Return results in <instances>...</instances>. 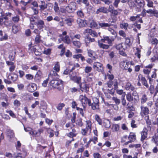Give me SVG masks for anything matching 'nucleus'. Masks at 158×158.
Wrapping results in <instances>:
<instances>
[{
  "mask_svg": "<svg viewBox=\"0 0 158 158\" xmlns=\"http://www.w3.org/2000/svg\"><path fill=\"white\" fill-rule=\"evenodd\" d=\"M125 89L126 90H131L132 91L134 90L135 88L133 86L131 85V84L129 82H128L127 83L125 86Z\"/></svg>",
  "mask_w": 158,
  "mask_h": 158,
  "instance_id": "32",
  "label": "nucleus"
},
{
  "mask_svg": "<svg viewBox=\"0 0 158 158\" xmlns=\"http://www.w3.org/2000/svg\"><path fill=\"white\" fill-rule=\"evenodd\" d=\"M100 41L103 43H106V41H107L106 43L108 44H105L102 43H100V41H98V46L101 48L107 49L109 48L110 46H111L112 45V41L108 36L103 37V38L101 39Z\"/></svg>",
  "mask_w": 158,
  "mask_h": 158,
  "instance_id": "3",
  "label": "nucleus"
},
{
  "mask_svg": "<svg viewBox=\"0 0 158 158\" xmlns=\"http://www.w3.org/2000/svg\"><path fill=\"white\" fill-rule=\"evenodd\" d=\"M39 108L40 110L41 109H45L46 108V104L43 102H41L40 104V106H39Z\"/></svg>",
  "mask_w": 158,
  "mask_h": 158,
  "instance_id": "59",
  "label": "nucleus"
},
{
  "mask_svg": "<svg viewBox=\"0 0 158 158\" xmlns=\"http://www.w3.org/2000/svg\"><path fill=\"white\" fill-rule=\"evenodd\" d=\"M21 30V27L20 25L14 24L12 27V31L15 33H16Z\"/></svg>",
  "mask_w": 158,
  "mask_h": 158,
  "instance_id": "28",
  "label": "nucleus"
},
{
  "mask_svg": "<svg viewBox=\"0 0 158 158\" xmlns=\"http://www.w3.org/2000/svg\"><path fill=\"white\" fill-rule=\"evenodd\" d=\"M73 44L74 45L77 47L80 48L81 46V44L80 42L78 41H73Z\"/></svg>",
  "mask_w": 158,
  "mask_h": 158,
  "instance_id": "51",
  "label": "nucleus"
},
{
  "mask_svg": "<svg viewBox=\"0 0 158 158\" xmlns=\"http://www.w3.org/2000/svg\"><path fill=\"white\" fill-rule=\"evenodd\" d=\"M140 114L142 116L148 114L149 112V110L147 106H144L141 105L140 106Z\"/></svg>",
  "mask_w": 158,
  "mask_h": 158,
  "instance_id": "11",
  "label": "nucleus"
},
{
  "mask_svg": "<svg viewBox=\"0 0 158 158\" xmlns=\"http://www.w3.org/2000/svg\"><path fill=\"white\" fill-rule=\"evenodd\" d=\"M99 24L101 27L104 29H105L107 27H109L112 25L111 23H99Z\"/></svg>",
  "mask_w": 158,
  "mask_h": 158,
  "instance_id": "35",
  "label": "nucleus"
},
{
  "mask_svg": "<svg viewBox=\"0 0 158 158\" xmlns=\"http://www.w3.org/2000/svg\"><path fill=\"white\" fill-rule=\"evenodd\" d=\"M136 27L137 28L139 29L141 28V26L140 24H137V23L136 22L134 24H133L131 26H129V28L130 29L132 27Z\"/></svg>",
  "mask_w": 158,
  "mask_h": 158,
  "instance_id": "53",
  "label": "nucleus"
},
{
  "mask_svg": "<svg viewBox=\"0 0 158 158\" xmlns=\"http://www.w3.org/2000/svg\"><path fill=\"white\" fill-rule=\"evenodd\" d=\"M136 52L135 53V55L137 56L139 59H140V49L139 48H136Z\"/></svg>",
  "mask_w": 158,
  "mask_h": 158,
  "instance_id": "41",
  "label": "nucleus"
},
{
  "mask_svg": "<svg viewBox=\"0 0 158 158\" xmlns=\"http://www.w3.org/2000/svg\"><path fill=\"white\" fill-rule=\"evenodd\" d=\"M108 31H110V33L113 35H115V37L117 36L116 33L115 31L112 28L110 27L108 28Z\"/></svg>",
  "mask_w": 158,
  "mask_h": 158,
  "instance_id": "57",
  "label": "nucleus"
},
{
  "mask_svg": "<svg viewBox=\"0 0 158 158\" xmlns=\"http://www.w3.org/2000/svg\"><path fill=\"white\" fill-rule=\"evenodd\" d=\"M116 48L119 51L122 50H126L127 48V46L126 45L123 43H121L115 45Z\"/></svg>",
  "mask_w": 158,
  "mask_h": 158,
  "instance_id": "19",
  "label": "nucleus"
},
{
  "mask_svg": "<svg viewBox=\"0 0 158 158\" xmlns=\"http://www.w3.org/2000/svg\"><path fill=\"white\" fill-rule=\"evenodd\" d=\"M67 32L64 31L62 32V34L60 35L61 39L64 42L67 44L70 43L71 40L69 36L66 35Z\"/></svg>",
  "mask_w": 158,
  "mask_h": 158,
  "instance_id": "8",
  "label": "nucleus"
},
{
  "mask_svg": "<svg viewBox=\"0 0 158 158\" xmlns=\"http://www.w3.org/2000/svg\"><path fill=\"white\" fill-rule=\"evenodd\" d=\"M3 32L2 30H0V35L2 36L0 38V41L6 40L8 39V36L7 34L5 33L4 36H3Z\"/></svg>",
  "mask_w": 158,
  "mask_h": 158,
  "instance_id": "33",
  "label": "nucleus"
},
{
  "mask_svg": "<svg viewBox=\"0 0 158 158\" xmlns=\"http://www.w3.org/2000/svg\"><path fill=\"white\" fill-rule=\"evenodd\" d=\"M120 128V126L118 124H113L111 127V129L113 132H117L119 131Z\"/></svg>",
  "mask_w": 158,
  "mask_h": 158,
  "instance_id": "34",
  "label": "nucleus"
},
{
  "mask_svg": "<svg viewBox=\"0 0 158 158\" xmlns=\"http://www.w3.org/2000/svg\"><path fill=\"white\" fill-rule=\"evenodd\" d=\"M88 54L89 57H93L94 59L95 58L94 56L95 55V53L94 51L90 49L88 50Z\"/></svg>",
  "mask_w": 158,
  "mask_h": 158,
  "instance_id": "37",
  "label": "nucleus"
},
{
  "mask_svg": "<svg viewBox=\"0 0 158 158\" xmlns=\"http://www.w3.org/2000/svg\"><path fill=\"white\" fill-rule=\"evenodd\" d=\"M63 82L59 78H53L50 81V88H57L59 90H61L63 88Z\"/></svg>",
  "mask_w": 158,
  "mask_h": 158,
  "instance_id": "1",
  "label": "nucleus"
},
{
  "mask_svg": "<svg viewBox=\"0 0 158 158\" xmlns=\"http://www.w3.org/2000/svg\"><path fill=\"white\" fill-rule=\"evenodd\" d=\"M72 131L67 134V136L69 137L73 138L74 137H75L77 134V132L76 131L75 127H73L71 129Z\"/></svg>",
  "mask_w": 158,
  "mask_h": 158,
  "instance_id": "23",
  "label": "nucleus"
},
{
  "mask_svg": "<svg viewBox=\"0 0 158 158\" xmlns=\"http://www.w3.org/2000/svg\"><path fill=\"white\" fill-rule=\"evenodd\" d=\"M26 79L28 81L32 80L34 78V76L31 74H27L25 76Z\"/></svg>",
  "mask_w": 158,
  "mask_h": 158,
  "instance_id": "42",
  "label": "nucleus"
},
{
  "mask_svg": "<svg viewBox=\"0 0 158 158\" xmlns=\"http://www.w3.org/2000/svg\"><path fill=\"white\" fill-rule=\"evenodd\" d=\"M115 90H116V92L117 94L118 95H122V97H125L126 95V93L125 92H124L123 89H116Z\"/></svg>",
  "mask_w": 158,
  "mask_h": 158,
  "instance_id": "36",
  "label": "nucleus"
},
{
  "mask_svg": "<svg viewBox=\"0 0 158 158\" xmlns=\"http://www.w3.org/2000/svg\"><path fill=\"white\" fill-rule=\"evenodd\" d=\"M113 84L114 85V89H118V81L116 79H114L113 81Z\"/></svg>",
  "mask_w": 158,
  "mask_h": 158,
  "instance_id": "49",
  "label": "nucleus"
},
{
  "mask_svg": "<svg viewBox=\"0 0 158 158\" xmlns=\"http://www.w3.org/2000/svg\"><path fill=\"white\" fill-rule=\"evenodd\" d=\"M132 64V63L131 61H127L126 62L125 65L124 67V69L127 70L128 68L131 67Z\"/></svg>",
  "mask_w": 158,
  "mask_h": 158,
  "instance_id": "48",
  "label": "nucleus"
},
{
  "mask_svg": "<svg viewBox=\"0 0 158 158\" xmlns=\"http://www.w3.org/2000/svg\"><path fill=\"white\" fill-rule=\"evenodd\" d=\"M77 14L78 17L81 18L84 17V14L82 10H79L77 12Z\"/></svg>",
  "mask_w": 158,
  "mask_h": 158,
  "instance_id": "58",
  "label": "nucleus"
},
{
  "mask_svg": "<svg viewBox=\"0 0 158 158\" xmlns=\"http://www.w3.org/2000/svg\"><path fill=\"white\" fill-rule=\"evenodd\" d=\"M76 108L77 110L79 111L81 115L82 116L84 117V114L83 109L77 107H76Z\"/></svg>",
  "mask_w": 158,
  "mask_h": 158,
  "instance_id": "61",
  "label": "nucleus"
},
{
  "mask_svg": "<svg viewBox=\"0 0 158 158\" xmlns=\"http://www.w3.org/2000/svg\"><path fill=\"white\" fill-rule=\"evenodd\" d=\"M34 24L37 25L38 28L39 30H41L42 29L44 25V22L41 20H39L37 23H34Z\"/></svg>",
  "mask_w": 158,
  "mask_h": 158,
  "instance_id": "30",
  "label": "nucleus"
},
{
  "mask_svg": "<svg viewBox=\"0 0 158 158\" xmlns=\"http://www.w3.org/2000/svg\"><path fill=\"white\" fill-rule=\"evenodd\" d=\"M17 87L19 90H22L23 89L24 85L22 83H20L18 84Z\"/></svg>",
  "mask_w": 158,
  "mask_h": 158,
  "instance_id": "63",
  "label": "nucleus"
},
{
  "mask_svg": "<svg viewBox=\"0 0 158 158\" xmlns=\"http://www.w3.org/2000/svg\"><path fill=\"white\" fill-rule=\"evenodd\" d=\"M93 102L92 104L91 103V108L93 110H98L99 109V101L98 99L94 97L93 98Z\"/></svg>",
  "mask_w": 158,
  "mask_h": 158,
  "instance_id": "9",
  "label": "nucleus"
},
{
  "mask_svg": "<svg viewBox=\"0 0 158 158\" xmlns=\"http://www.w3.org/2000/svg\"><path fill=\"white\" fill-rule=\"evenodd\" d=\"M128 139L130 140V142H133L136 139V136L134 133L130 132L128 137Z\"/></svg>",
  "mask_w": 158,
  "mask_h": 158,
  "instance_id": "27",
  "label": "nucleus"
},
{
  "mask_svg": "<svg viewBox=\"0 0 158 158\" xmlns=\"http://www.w3.org/2000/svg\"><path fill=\"white\" fill-rule=\"evenodd\" d=\"M43 130L41 129H39L37 130H34L31 131L29 132V134L32 135H33L35 137H38L40 136L41 133L42 132Z\"/></svg>",
  "mask_w": 158,
  "mask_h": 158,
  "instance_id": "18",
  "label": "nucleus"
},
{
  "mask_svg": "<svg viewBox=\"0 0 158 158\" xmlns=\"http://www.w3.org/2000/svg\"><path fill=\"white\" fill-rule=\"evenodd\" d=\"M135 7L136 10L138 12L141 11L140 8L143 7L144 5V2L143 0H135Z\"/></svg>",
  "mask_w": 158,
  "mask_h": 158,
  "instance_id": "6",
  "label": "nucleus"
},
{
  "mask_svg": "<svg viewBox=\"0 0 158 158\" xmlns=\"http://www.w3.org/2000/svg\"><path fill=\"white\" fill-rule=\"evenodd\" d=\"M93 68L99 72H102L103 70V65L98 62L94 63Z\"/></svg>",
  "mask_w": 158,
  "mask_h": 158,
  "instance_id": "10",
  "label": "nucleus"
},
{
  "mask_svg": "<svg viewBox=\"0 0 158 158\" xmlns=\"http://www.w3.org/2000/svg\"><path fill=\"white\" fill-rule=\"evenodd\" d=\"M77 22L79 26L80 27H85L86 24L85 20L80 19H78Z\"/></svg>",
  "mask_w": 158,
  "mask_h": 158,
  "instance_id": "26",
  "label": "nucleus"
},
{
  "mask_svg": "<svg viewBox=\"0 0 158 158\" xmlns=\"http://www.w3.org/2000/svg\"><path fill=\"white\" fill-rule=\"evenodd\" d=\"M126 45H130L131 44L130 39L128 38H126L125 41L124 43Z\"/></svg>",
  "mask_w": 158,
  "mask_h": 158,
  "instance_id": "62",
  "label": "nucleus"
},
{
  "mask_svg": "<svg viewBox=\"0 0 158 158\" xmlns=\"http://www.w3.org/2000/svg\"><path fill=\"white\" fill-rule=\"evenodd\" d=\"M90 25L91 28H96L98 27V24L96 22L93 20L91 21L90 22Z\"/></svg>",
  "mask_w": 158,
  "mask_h": 158,
  "instance_id": "43",
  "label": "nucleus"
},
{
  "mask_svg": "<svg viewBox=\"0 0 158 158\" xmlns=\"http://www.w3.org/2000/svg\"><path fill=\"white\" fill-rule=\"evenodd\" d=\"M140 15H137L136 16H131L130 17L129 19L131 21L134 22L137 21L138 18H139Z\"/></svg>",
  "mask_w": 158,
  "mask_h": 158,
  "instance_id": "39",
  "label": "nucleus"
},
{
  "mask_svg": "<svg viewBox=\"0 0 158 158\" xmlns=\"http://www.w3.org/2000/svg\"><path fill=\"white\" fill-rule=\"evenodd\" d=\"M112 100H113L116 105H118L120 103L121 101L120 99L116 97H113L112 98Z\"/></svg>",
  "mask_w": 158,
  "mask_h": 158,
  "instance_id": "47",
  "label": "nucleus"
},
{
  "mask_svg": "<svg viewBox=\"0 0 158 158\" xmlns=\"http://www.w3.org/2000/svg\"><path fill=\"white\" fill-rule=\"evenodd\" d=\"M36 46L34 45L32 42H31L28 45V48L27 50L28 52L30 54H33L34 52L36 50L35 47Z\"/></svg>",
  "mask_w": 158,
  "mask_h": 158,
  "instance_id": "12",
  "label": "nucleus"
},
{
  "mask_svg": "<svg viewBox=\"0 0 158 158\" xmlns=\"http://www.w3.org/2000/svg\"><path fill=\"white\" fill-rule=\"evenodd\" d=\"M49 77V74L48 75V78L46 79V80L44 81H43V83H42V85L44 87H46L47 86V85L48 84V79Z\"/></svg>",
  "mask_w": 158,
  "mask_h": 158,
  "instance_id": "60",
  "label": "nucleus"
},
{
  "mask_svg": "<svg viewBox=\"0 0 158 158\" xmlns=\"http://www.w3.org/2000/svg\"><path fill=\"white\" fill-rule=\"evenodd\" d=\"M120 27L122 29H124L127 30V27L129 28V25L128 23H123L120 24Z\"/></svg>",
  "mask_w": 158,
  "mask_h": 158,
  "instance_id": "38",
  "label": "nucleus"
},
{
  "mask_svg": "<svg viewBox=\"0 0 158 158\" xmlns=\"http://www.w3.org/2000/svg\"><path fill=\"white\" fill-rule=\"evenodd\" d=\"M80 89L82 92L87 93L89 90V85L87 84H81L79 85Z\"/></svg>",
  "mask_w": 158,
  "mask_h": 158,
  "instance_id": "14",
  "label": "nucleus"
},
{
  "mask_svg": "<svg viewBox=\"0 0 158 158\" xmlns=\"http://www.w3.org/2000/svg\"><path fill=\"white\" fill-rule=\"evenodd\" d=\"M6 63L7 65L10 66V67L9 68V70L10 72L12 73L15 70L16 67L14 63L9 61H6Z\"/></svg>",
  "mask_w": 158,
  "mask_h": 158,
  "instance_id": "15",
  "label": "nucleus"
},
{
  "mask_svg": "<svg viewBox=\"0 0 158 158\" xmlns=\"http://www.w3.org/2000/svg\"><path fill=\"white\" fill-rule=\"evenodd\" d=\"M95 117L96 120L97 121L98 124L100 125H101L102 124V121L99 116L98 115L96 114L95 115Z\"/></svg>",
  "mask_w": 158,
  "mask_h": 158,
  "instance_id": "52",
  "label": "nucleus"
},
{
  "mask_svg": "<svg viewBox=\"0 0 158 158\" xmlns=\"http://www.w3.org/2000/svg\"><path fill=\"white\" fill-rule=\"evenodd\" d=\"M126 99L129 102H131L133 101V97L130 93H127L126 94Z\"/></svg>",
  "mask_w": 158,
  "mask_h": 158,
  "instance_id": "40",
  "label": "nucleus"
},
{
  "mask_svg": "<svg viewBox=\"0 0 158 158\" xmlns=\"http://www.w3.org/2000/svg\"><path fill=\"white\" fill-rule=\"evenodd\" d=\"M42 74L41 71L39 70L35 74L34 78V81L36 82L39 81L41 79Z\"/></svg>",
  "mask_w": 158,
  "mask_h": 158,
  "instance_id": "21",
  "label": "nucleus"
},
{
  "mask_svg": "<svg viewBox=\"0 0 158 158\" xmlns=\"http://www.w3.org/2000/svg\"><path fill=\"white\" fill-rule=\"evenodd\" d=\"M127 3L130 7H135V2H133L131 0H128Z\"/></svg>",
  "mask_w": 158,
  "mask_h": 158,
  "instance_id": "54",
  "label": "nucleus"
},
{
  "mask_svg": "<svg viewBox=\"0 0 158 158\" xmlns=\"http://www.w3.org/2000/svg\"><path fill=\"white\" fill-rule=\"evenodd\" d=\"M54 70H52L50 71V77H56L58 76L57 72L60 71V64L59 62H57L55 64L53 68Z\"/></svg>",
  "mask_w": 158,
  "mask_h": 158,
  "instance_id": "5",
  "label": "nucleus"
},
{
  "mask_svg": "<svg viewBox=\"0 0 158 158\" xmlns=\"http://www.w3.org/2000/svg\"><path fill=\"white\" fill-rule=\"evenodd\" d=\"M138 78L139 80V81H141L142 83L146 87L148 88V87L146 80L144 77H143L142 75L141 74L139 75Z\"/></svg>",
  "mask_w": 158,
  "mask_h": 158,
  "instance_id": "24",
  "label": "nucleus"
},
{
  "mask_svg": "<svg viewBox=\"0 0 158 158\" xmlns=\"http://www.w3.org/2000/svg\"><path fill=\"white\" fill-rule=\"evenodd\" d=\"M152 138L156 145L158 146V134H156Z\"/></svg>",
  "mask_w": 158,
  "mask_h": 158,
  "instance_id": "44",
  "label": "nucleus"
},
{
  "mask_svg": "<svg viewBox=\"0 0 158 158\" xmlns=\"http://www.w3.org/2000/svg\"><path fill=\"white\" fill-rule=\"evenodd\" d=\"M79 100L81 101L84 108H85L88 104L89 106L91 105V102L89 99L83 95H80L79 98Z\"/></svg>",
  "mask_w": 158,
  "mask_h": 158,
  "instance_id": "4",
  "label": "nucleus"
},
{
  "mask_svg": "<svg viewBox=\"0 0 158 158\" xmlns=\"http://www.w3.org/2000/svg\"><path fill=\"white\" fill-rule=\"evenodd\" d=\"M9 76H10V79L13 82L17 81L19 79L18 75L15 73H11L9 74Z\"/></svg>",
  "mask_w": 158,
  "mask_h": 158,
  "instance_id": "20",
  "label": "nucleus"
},
{
  "mask_svg": "<svg viewBox=\"0 0 158 158\" xmlns=\"http://www.w3.org/2000/svg\"><path fill=\"white\" fill-rule=\"evenodd\" d=\"M148 99L147 95L145 94H142L140 97V102L141 105L146 103Z\"/></svg>",
  "mask_w": 158,
  "mask_h": 158,
  "instance_id": "25",
  "label": "nucleus"
},
{
  "mask_svg": "<svg viewBox=\"0 0 158 158\" xmlns=\"http://www.w3.org/2000/svg\"><path fill=\"white\" fill-rule=\"evenodd\" d=\"M73 21V19L70 18L66 19L65 20L66 23L69 26H71L72 25V23Z\"/></svg>",
  "mask_w": 158,
  "mask_h": 158,
  "instance_id": "46",
  "label": "nucleus"
},
{
  "mask_svg": "<svg viewBox=\"0 0 158 158\" xmlns=\"http://www.w3.org/2000/svg\"><path fill=\"white\" fill-rule=\"evenodd\" d=\"M65 105L64 103H60L58 104L56 108L58 110H60Z\"/></svg>",
  "mask_w": 158,
  "mask_h": 158,
  "instance_id": "56",
  "label": "nucleus"
},
{
  "mask_svg": "<svg viewBox=\"0 0 158 158\" xmlns=\"http://www.w3.org/2000/svg\"><path fill=\"white\" fill-rule=\"evenodd\" d=\"M41 36L40 35H37L35 39V43L39 46L40 44H43L44 41L41 39Z\"/></svg>",
  "mask_w": 158,
  "mask_h": 158,
  "instance_id": "16",
  "label": "nucleus"
},
{
  "mask_svg": "<svg viewBox=\"0 0 158 158\" xmlns=\"http://www.w3.org/2000/svg\"><path fill=\"white\" fill-rule=\"evenodd\" d=\"M69 74L71 80L77 84H80L81 83V77L76 76L75 73H72V74H71L70 73Z\"/></svg>",
  "mask_w": 158,
  "mask_h": 158,
  "instance_id": "7",
  "label": "nucleus"
},
{
  "mask_svg": "<svg viewBox=\"0 0 158 158\" xmlns=\"http://www.w3.org/2000/svg\"><path fill=\"white\" fill-rule=\"evenodd\" d=\"M77 9L76 3L74 2L70 3L67 6L63 7L60 8V11L63 13L66 12L71 13L74 12Z\"/></svg>",
  "mask_w": 158,
  "mask_h": 158,
  "instance_id": "2",
  "label": "nucleus"
},
{
  "mask_svg": "<svg viewBox=\"0 0 158 158\" xmlns=\"http://www.w3.org/2000/svg\"><path fill=\"white\" fill-rule=\"evenodd\" d=\"M86 126L85 128L89 130V132L90 133L92 130V123L90 120H87L86 121Z\"/></svg>",
  "mask_w": 158,
  "mask_h": 158,
  "instance_id": "31",
  "label": "nucleus"
},
{
  "mask_svg": "<svg viewBox=\"0 0 158 158\" xmlns=\"http://www.w3.org/2000/svg\"><path fill=\"white\" fill-rule=\"evenodd\" d=\"M108 12L107 9L104 6L99 7L96 11V13L97 14H99L100 13H103L106 14Z\"/></svg>",
  "mask_w": 158,
  "mask_h": 158,
  "instance_id": "22",
  "label": "nucleus"
},
{
  "mask_svg": "<svg viewBox=\"0 0 158 158\" xmlns=\"http://www.w3.org/2000/svg\"><path fill=\"white\" fill-rule=\"evenodd\" d=\"M147 130L146 129H143L141 133V140L143 141L147 138Z\"/></svg>",
  "mask_w": 158,
  "mask_h": 158,
  "instance_id": "29",
  "label": "nucleus"
},
{
  "mask_svg": "<svg viewBox=\"0 0 158 158\" xmlns=\"http://www.w3.org/2000/svg\"><path fill=\"white\" fill-rule=\"evenodd\" d=\"M92 69V68L91 67L86 66L85 67V73H88L91 71Z\"/></svg>",
  "mask_w": 158,
  "mask_h": 158,
  "instance_id": "64",
  "label": "nucleus"
},
{
  "mask_svg": "<svg viewBox=\"0 0 158 158\" xmlns=\"http://www.w3.org/2000/svg\"><path fill=\"white\" fill-rule=\"evenodd\" d=\"M83 33L84 34L89 33L90 35L93 37H97L98 35V33L96 31L91 29H86L83 32Z\"/></svg>",
  "mask_w": 158,
  "mask_h": 158,
  "instance_id": "13",
  "label": "nucleus"
},
{
  "mask_svg": "<svg viewBox=\"0 0 158 158\" xmlns=\"http://www.w3.org/2000/svg\"><path fill=\"white\" fill-rule=\"evenodd\" d=\"M12 20L14 23H18L20 20L19 16L16 15L12 18Z\"/></svg>",
  "mask_w": 158,
  "mask_h": 158,
  "instance_id": "45",
  "label": "nucleus"
},
{
  "mask_svg": "<svg viewBox=\"0 0 158 158\" xmlns=\"http://www.w3.org/2000/svg\"><path fill=\"white\" fill-rule=\"evenodd\" d=\"M37 89V86L36 84L34 83H31L29 84L28 85V90L30 92L32 93L36 90Z\"/></svg>",
  "mask_w": 158,
  "mask_h": 158,
  "instance_id": "17",
  "label": "nucleus"
},
{
  "mask_svg": "<svg viewBox=\"0 0 158 158\" xmlns=\"http://www.w3.org/2000/svg\"><path fill=\"white\" fill-rule=\"evenodd\" d=\"M147 2V5L149 7H153V3L152 1L150 0H146Z\"/></svg>",
  "mask_w": 158,
  "mask_h": 158,
  "instance_id": "55",
  "label": "nucleus"
},
{
  "mask_svg": "<svg viewBox=\"0 0 158 158\" xmlns=\"http://www.w3.org/2000/svg\"><path fill=\"white\" fill-rule=\"evenodd\" d=\"M65 126L67 128H69L68 130H69V129H72V128L73 127L74 125L73 124V123L69 122L67 123L65 125Z\"/></svg>",
  "mask_w": 158,
  "mask_h": 158,
  "instance_id": "50",
  "label": "nucleus"
}]
</instances>
